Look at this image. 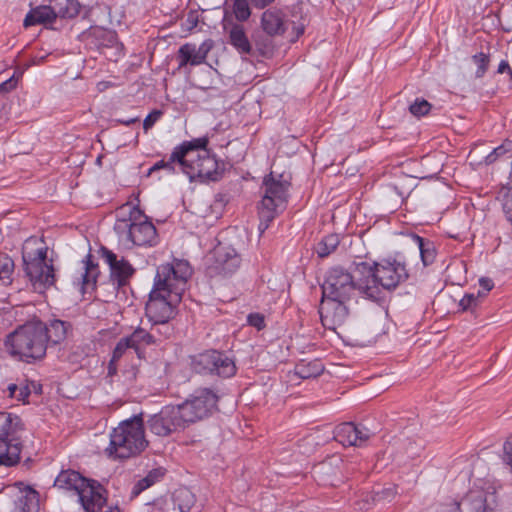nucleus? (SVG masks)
Here are the masks:
<instances>
[{
  "instance_id": "f257e3e1",
  "label": "nucleus",
  "mask_w": 512,
  "mask_h": 512,
  "mask_svg": "<svg viewBox=\"0 0 512 512\" xmlns=\"http://www.w3.org/2000/svg\"><path fill=\"white\" fill-rule=\"evenodd\" d=\"M191 275L192 268L186 260L161 264L156 269L145 312L151 323L162 325L165 335L172 333L169 320L174 316L175 306L181 301Z\"/></svg>"
},
{
  "instance_id": "f03ea898",
  "label": "nucleus",
  "mask_w": 512,
  "mask_h": 512,
  "mask_svg": "<svg viewBox=\"0 0 512 512\" xmlns=\"http://www.w3.org/2000/svg\"><path fill=\"white\" fill-rule=\"evenodd\" d=\"M114 231L119 245L126 249L153 247L159 242L154 224L137 205L131 203H126L117 210Z\"/></svg>"
},
{
  "instance_id": "7ed1b4c3",
  "label": "nucleus",
  "mask_w": 512,
  "mask_h": 512,
  "mask_svg": "<svg viewBox=\"0 0 512 512\" xmlns=\"http://www.w3.org/2000/svg\"><path fill=\"white\" fill-rule=\"evenodd\" d=\"M45 322L34 319L19 325L5 340L6 352L15 360L34 364L45 358L47 352Z\"/></svg>"
},
{
  "instance_id": "20e7f679",
  "label": "nucleus",
  "mask_w": 512,
  "mask_h": 512,
  "mask_svg": "<svg viewBox=\"0 0 512 512\" xmlns=\"http://www.w3.org/2000/svg\"><path fill=\"white\" fill-rule=\"evenodd\" d=\"M48 247L36 237L28 238L22 247L23 271L33 290L44 293L55 285L53 261L47 257Z\"/></svg>"
},
{
  "instance_id": "39448f33",
  "label": "nucleus",
  "mask_w": 512,
  "mask_h": 512,
  "mask_svg": "<svg viewBox=\"0 0 512 512\" xmlns=\"http://www.w3.org/2000/svg\"><path fill=\"white\" fill-rule=\"evenodd\" d=\"M355 273L356 275H353L351 271L341 266L328 269L321 285L322 296L352 300L360 295L365 299L377 301L376 286H369L366 284L365 276Z\"/></svg>"
},
{
  "instance_id": "423d86ee",
  "label": "nucleus",
  "mask_w": 512,
  "mask_h": 512,
  "mask_svg": "<svg viewBox=\"0 0 512 512\" xmlns=\"http://www.w3.org/2000/svg\"><path fill=\"white\" fill-rule=\"evenodd\" d=\"M354 272L365 276L369 286H376L377 301L382 298V290H394L409 278L407 264L402 258H387L372 264L354 263Z\"/></svg>"
},
{
  "instance_id": "0eeeda50",
  "label": "nucleus",
  "mask_w": 512,
  "mask_h": 512,
  "mask_svg": "<svg viewBox=\"0 0 512 512\" xmlns=\"http://www.w3.org/2000/svg\"><path fill=\"white\" fill-rule=\"evenodd\" d=\"M147 445L142 415H135L112 430L105 452L109 458L115 460L128 459L139 455Z\"/></svg>"
},
{
  "instance_id": "6e6552de",
  "label": "nucleus",
  "mask_w": 512,
  "mask_h": 512,
  "mask_svg": "<svg viewBox=\"0 0 512 512\" xmlns=\"http://www.w3.org/2000/svg\"><path fill=\"white\" fill-rule=\"evenodd\" d=\"M290 182L283 175L274 177L271 172L265 176L262 183L263 196L258 205L259 232L263 234L270 223L282 212L288 203Z\"/></svg>"
},
{
  "instance_id": "1a4fd4ad",
  "label": "nucleus",
  "mask_w": 512,
  "mask_h": 512,
  "mask_svg": "<svg viewBox=\"0 0 512 512\" xmlns=\"http://www.w3.org/2000/svg\"><path fill=\"white\" fill-rule=\"evenodd\" d=\"M25 432L19 415L0 411V466L13 467L20 462Z\"/></svg>"
},
{
  "instance_id": "9d476101",
  "label": "nucleus",
  "mask_w": 512,
  "mask_h": 512,
  "mask_svg": "<svg viewBox=\"0 0 512 512\" xmlns=\"http://www.w3.org/2000/svg\"><path fill=\"white\" fill-rule=\"evenodd\" d=\"M191 368L198 374L217 376L223 379L231 378L237 372L233 358L225 352L213 349L192 356Z\"/></svg>"
},
{
  "instance_id": "9b49d317",
  "label": "nucleus",
  "mask_w": 512,
  "mask_h": 512,
  "mask_svg": "<svg viewBox=\"0 0 512 512\" xmlns=\"http://www.w3.org/2000/svg\"><path fill=\"white\" fill-rule=\"evenodd\" d=\"M217 394L209 388L194 391L183 403L176 405L188 426L210 417L217 410Z\"/></svg>"
},
{
  "instance_id": "f8f14e48",
  "label": "nucleus",
  "mask_w": 512,
  "mask_h": 512,
  "mask_svg": "<svg viewBox=\"0 0 512 512\" xmlns=\"http://www.w3.org/2000/svg\"><path fill=\"white\" fill-rule=\"evenodd\" d=\"M208 145L201 148H193L191 158L187 162L185 175L191 181L199 179L202 182L218 181L223 175L224 168L220 167L215 155L207 149Z\"/></svg>"
},
{
  "instance_id": "ddd939ff",
  "label": "nucleus",
  "mask_w": 512,
  "mask_h": 512,
  "mask_svg": "<svg viewBox=\"0 0 512 512\" xmlns=\"http://www.w3.org/2000/svg\"><path fill=\"white\" fill-rule=\"evenodd\" d=\"M242 258L235 248L218 245L206 260V274L210 278L229 277L238 271Z\"/></svg>"
},
{
  "instance_id": "4468645a",
  "label": "nucleus",
  "mask_w": 512,
  "mask_h": 512,
  "mask_svg": "<svg viewBox=\"0 0 512 512\" xmlns=\"http://www.w3.org/2000/svg\"><path fill=\"white\" fill-rule=\"evenodd\" d=\"M187 427L181 416L179 408L175 405H166L147 419V428L154 435L166 437L172 433L184 430Z\"/></svg>"
},
{
  "instance_id": "2eb2a0df",
  "label": "nucleus",
  "mask_w": 512,
  "mask_h": 512,
  "mask_svg": "<svg viewBox=\"0 0 512 512\" xmlns=\"http://www.w3.org/2000/svg\"><path fill=\"white\" fill-rule=\"evenodd\" d=\"M54 487L76 492L79 501H85L86 497H91L102 490L96 481L89 480L72 469L62 470L54 480Z\"/></svg>"
},
{
  "instance_id": "dca6fc26",
  "label": "nucleus",
  "mask_w": 512,
  "mask_h": 512,
  "mask_svg": "<svg viewBox=\"0 0 512 512\" xmlns=\"http://www.w3.org/2000/svg\"><path fill=\"white\" fill-rule=\"evenodd\" d=\"M100 256L109 267V278L111 283L118 289L129 285L136 269L123 256H118L112 250L102 246Z\"/></svg>"
},
{
  "instance_id": "f3484780",
  "label": "nucleus",
  "mask_w": 512,
  "mask_h": 512,
  "mask_svg": "<svg viewBox=\"0 0 512 512\" xmlns=\"http://www.w3.org/2000/svg\"><path fill=\"white\" fill-rule=\"evenodd\" d=\"M346 299H334L322 296L319 314L322 325L331 330L344 325L350 316V309Z\"/></svg>"
},
{
  "instance_id": "a211bd4d",
  "label": "nucleus",
  "mask_w": 512,
  "mask_h": 512,
  "mask_svg": "<svg viewBox=\"0 0 512 512\" xmlns=\"http://www.w3.org/2000/svg\"><path fill=\"white\" fill-rule=\"evenodd\" d=\"M209 140L207 137L194 138L189 141H183L179 145L175 146L165 161V170L169 174H175L182 172L185 174V168L187 162L191 161V153L193 148H201L208 145Z\"/></svg>"
},
{
  "instance_id": "6ab92c4d",
  "label": "nucleus",
  "mask_w": 512,
  "mask_h": 512,
  "mask_svg": "<svg viewBox=\"0 0 512 512\" xmlns=\"http://www.w3.org/2000/svg\"><path fill=\"white\" fill-rule=\"evenodd\" d=\"M373 433L361 424L344 422L334 429V439L344 447H362Z\"/></svg>"
},
{
  "instance_id": "aec40b11",
  "label": "nucleus",
  "mask_w": 512,
  "mask_h": 512,
  "mask_svg": "<svg viewBox=\"0 0 512 512\" xmlns=\"http://www.w3.org/2000/svg\"><path fill=\"white\" fill-rule=\"evenodd\" d=\"M213 47L212 40L208 39L202 42L199 46L194 43H185L180 46L177 52L178 68H183L187 65L198 66L205 63L208 53Z\"/></svg>"
},
{
  "instance_id": "412c9836",
  "label": "nucleus",
  "mask_w": 512,
  "mask_h": 512,
  "mask_svg": "<svg viewBox=\"0 0 512 512\" xmlns=\"http://www.w3.org/2000/svg\"><path fill=\"white\" fill-rule=\"evenodd\" d=\"M223 31L228 35L229 44L234 47L238 53L250 55L252 53V44L246 34L245 27L233 21L231 16L225 14L222 20Z\"/></svg>"
},
{
  "instance_id": "4be33fe9",
  "label": "nucleus",
  "mask_w": 512,
  "mask_h": 512,
  "mask_svg": "<svg viewBox=\"0 0 512 512\" xmlns=\"http://www.w3.org/2000/svg\"><path fill=\"white\" fill-rule=\"evenodd\" d=\"M99 275L98 263L93 260L91 253H88L81 261V271L75 277L74 284L79 287L82 294H85L96 288Z\"/></svg>"
},
{
  "instance_id": "5701e85b",
  "label": "nucleus",
  "mask_w": 512,
  "mask_h": 512,
  "mask_svg": "<svg viewBox=\"0 0 512 512\" xmlns=\"http://www.w3.org/2000/svg\"><path fill=\"white\" fill-rule=\"evenodd\" d=\"M260 23L264 33L271 37L283 35L287 30L286 15L281 9L265 10L261 15Z\"/></svg>"
},
{
  "instance_id": "b1692460",
  "label": "nucleus",
  "mask_w": 512,
  "mask_h": 512,
  "mask_svg": "<svg viewBox=\"0 0 512 512\" xmlns=\"http://www.w3.org/2000/svg\"><path fill=\"white\" fill-rule=\"evenodd\" d=\"M46 345H58L64 342L68 334L72 331V324L60 319L49 320L45 323Z\"/></svg>"
},
{
  "instance_id": "393cba45",
  "label": "nucleus",
  "mask_w": 512,
  "mask_h": 512,
  "mask_svg": "<svg viewBox=\"0 0 512 512\" xmlns=\"http://www.w3.org/2000/svg\"><path fill=\"white\" fill-rule=\"evenodd\" d=\"M56 21L54 10L51 2L48 5H39L32 8L24 19V26L30 27L34 25L51 26Z\"/></svg>"
},
{
  "instance_id": "a878e982",
  "label": "nucleus",
  "mask_w": 512,
  "mask_h": 512,
  "mask_svg": "<svg viewBox=\"0 0 512 512\" xmlns=\"http://www.w3.org/2000/svg\"><path fill=\"white\" fill-rule=\"evenodd\" d=\"M409 237L412 240V242L418 247L420 252V258L423 265L426 267L433 264L437 256V249L435 243L432 240L421 237L420 235L415 233H411Z\"/></svg>"
},
{
  "instance_id": "bb28decb",
  "label": "nucleus",
  "mask_w": 512,
  "mask_h": 512,
  "mask_svg": "<svg viewBox=\"0 0 512 512\" xmlns=\"http://www.w3.org/2000/svg\"><path fill=\"white\" fill-rule=\"evenodd\" d=\"M168 500L175 512H189L195 504V495L185 487L176 489Z\"/></svg>"
},
{
  "instance_id": "cd10ccee",
  "label": "nucleus",
  "mask_w": 512,
  "mask_h": 512,
  "mask_svg": "<svg viewBox=\"0 0 512 512\" xmlns=\"http://www.w3.org/2000/svg\"><path fill=\"white\" fill-rule=\"evenodd\" d=\"M56 19H73L81 8L78 0H51Z\"/></svg>"
},
{
  "instance_id": "c85d7f7f",
  "label": "nucleus",
  "mask_w": 512,
  "mask_h": 512,
  "mask_svg": "<svg viewBox=\"0 0 512 512\" xmlns=\"http://www.w3.org/2000/svg\"><path fill=\"white\" fill-rule=\"evenodd\" d=\"M131 346L136 352L149 345L156 344V335L154 332L146 331L143 328H137L134 332L127 336Z\"/></svg>"
},
{
  "instance_id": "c756f323",
  "label": "nucleus",
  "mask_w": 512,
  "mask_h": 512,
  "mask_svg": "<svg viewBox=\"0 0 512 512\" xmlns=\"http://www.w3.org/2000/svg\"><path fill=\"white\" fill-rule=\"evenodd\" d=\"M464 503L467 504L470 512H492V509L487 504L486 493L481 490L470 491Z\"/></svg>"
},
{
  "instance_id": "7c9ffc66",
  "label": "nucleus",
  "mask_w": 512,
  "mask_h": 512,
  "mask_svg": "<svg viewBox=\"0 0 512 512\" xmlns=\"http://www.w3.org/2000/svg\"><path fill=\"white\" fill-rule=\"evenodd\" d=\"M164 476V470L162 468L152 469L149 473L142 479L138 480L132 490L131 497H137L144 490L148 489L156 482L160 481Z\"/></svg>"
},
{
  "instance_id": "2f4dec72",
  "label": "nucleus",
  "mask_w": 512,
  "mask_h": 512,
  "mask_svg": "<svg viewBox=\"0 0 512 512\" xmlns=\"http://www.w3.org/2000/svg\"><path fill=\"white\" fill-rule=\"evenodd\" d=\"M324 371V366L319 360L308 363L301 362L295 367V374L301 379L316 378Z\"/></svg>"
},
{
  "instance_id": "473e14b6",
  "label": "nucleus",
  "mask_w": 512,
  "mask_h": 512,
  "mask_svg": "<svg viewBox=\"0 0 512 512\" xmlns=\"http://www.w3.org/2000/svg\"><path fill=\"white\" fill-rule=\"evenodd\" d=\"M340 244V237L338 234H329L321 239L317 244L316 253L320 258L328 257L333 253Z\"/></svg>"
},
{
  "instance_id": "72a5a7b5",
  "label": "nucleus",
  "mask_w": 512,
  "mask_h": 512,
  "mask_svg": "<svg viewBox=\"0 0 512 512\" xmlns=\"http://www.w3.org/2000/svg\"><path fill=\"white\" fill-rule=\"evenodd\" d=\"M512 151V141L506 139L503 143L496 148H494L486 157L485 163L487 165H491L495 163L498 159L505 156L507 153Z\"/></svg>"
},
{
  "instance_id": "f704fd0d",
  "label": "nucleus",
  "mask_w": 512,
  "mask_h": 512,
  "mask_svg": "<svg viewBox=\"0 0 512 512\" xmlns=\"http://www.w3.org/2000/svg\"><path fill=\"white\" fill-rule=\"evenodd\" d=\"M84 500L85 501H79L84 512H96V510L101 509L106 502L101 492L95 493L91 495V497H86Z\"/></svg>"
},
{
  "instance_id": "c9c22d12",
  "label": "nucleus",
  "mask_w": 512,
  "mask_h": 512,
  "mask_svg": "<svg viewBox=\"0 0 512 512\" xmlns=\"http://www.w3.org/2000/svg\"><path fill=\"white\" fill-rule=\"evenodd\" d=\"M472 61L477 66L475 77L482 78L489 68L490 55L484 52H479L472 56Z\"/></svg>"
},
{
  "instance_id": "e433bc0d",
  "label": "nucleus",
  "mask_w": 512,
  "mask_h": 512,
  "mask_svg": "<svg viewBox=\"0 0 512 512\" xmlns=\"http://www.w3.org/2000/svg\"><path fill=\"white\" fill-rule=\"evenodd\" d=\"M172 504L168 498L161 497L145 504L144 512H175V509L171 507Z\"/></svg>"
},
{
  "instance_id": "4c0bfd02",
  "label": "nucleus",
  "mask_w": 512,
  "mask_h": 512,
  "mask_svg": "<svg viewBox=\"0 0 512 512\" xmlns=\"http://www.w3.org/2000/svg\"><path fill=\"white\" fill-rule=\"evenodd\" d=\"M232 9L235 18L240 22L248 20L251 16L248 0H234Z\"/></svg>"
},
{
  "instance_id": "58836bf2",
  "label": "nucleus",
  "mask_w": 512,
  "mask_h": 512,
  "mask_svg": "<svg viewBox=\"0 0 512 512\" xmlns=\"http://www.w3.org/2000/svg\"><path fill=\"white\" fill-rule=\"evenodd\" d=\"M431 108L432 105L427 100L423 98H416L415 101L410 104L409 111L413 116L420 118L427 115Z\"/></svg>"
},
{
  "instance_id": "ea45409f",
  "label": "nucleus",
  "mask_w": 512,
  "mask_h": 512,
  "mask_svg": "<svg viewBox=\"0 0 512 512\" xmlns=\"http://www.w3.org/2000/svg\"><path fill=\"white\" fill-rule=\"evenodd\" d=\"M38 492L29 488V494L20 499V512H32L37 508Z\"/></svg>"
},
{
  "instance_id": "a19ab883",
  "label": "nucleus",
  "mask_w": 512,
  "mask_h": 512,
  "mask_svg": "<svg viewBox=\"0 0 512 512\" xmlns=\"http://www.w3.org/2000/svg\"><path fill=\"white\" fill-rule=\"evenodd\" d=\"M13 271L14 261L12 258L5 253H0V280L10 279Z\"/></svg>"
},
{
  "instance_id": "79ce46f5",
  "label": "nucleus",
  "mask_w": 512,
  "mask_h": 512,
  "mask_svg": "<svg viewBox=\"0 0 512 512\" xmlns=\"http://www.w3.org/2000/svg\"><path fill=\"white\" fill-rule=\"evenodd\" d=\"M481 292L478 291L477 295L474 294H465L463 298L459 302V306L463 311L472 310L479 304Z\"/></svg>"
},
{
  "instance_id": "37998d69",
  "label": "nucleus",
  "mask_w": 512,
  "mask_h": 512,
  "mask_svg": "<svg viewBox=\"0 0 512 512\" xmlns=\"http://www.w3.org/2000/svg\"><path fill=\"white\" fill-rule=\"evenodd\" d=\"M247 323L258 331H261L266 327L265 317L261 313H250L247 316Z\"/></svg>"
},
{
  "instance_id": "c03bdc74",
  "label": "nucleus",
  "mask_w": 512,
  "mask_h": 512,
  "mask_svg": "<svg viewBox=\"0 0 512 512\" xmlns=\"http://www.w3.org/2000/svg\"><path fill=\"white\" fill-rule=\"evenodd\" d=\"M128 348H132V346L127 337L121 338L113 350L111 359L118 361Z\"/></svg>"
},
{
  "instance_id": "a18cd8bd",
  "label": "nucleus",
  "mask_w": 512,
  "mask_h": 512,
  "mask_svg": "<svg viewBox=\"0 0 512 512\" xmlns=\"http://www.w3.org/2000/svg\"><path fill=\"white\" fill-rule=\"evenodd\" d=\"M503 463L512 472V436L509 437L503 444Z\"/></svg>"
},
{
  "instance_id": "49530a36",
  "label": "nucleus",
  "mask_w": 512,
  "mask_h": 512,
  "mask_svg": "<svg viewBox=\"0 0 512 512\" xmlns=\"http://www.w3.org/2000/svg\"><path fill=\"white\" fill-rule=\"evenodd\" d=\"M163 112L161 110H153L150 112L143 121V129L147 132L154 124L161 118Z\"/></svg>"
},
{
  "instance_id": "de8ad7c7",
  "label": "nucleus",
  "mask_w": 512,
  "mask_h": 512,
  "mask_svg": "<svg viewBox=\"0 0 512 512\" xmlns=\"http://www.w3.org/2000/svg\"><path fill=\"white\" fill-rule=\"evenodd\" d=\"M19 77L20 76L16 77L14 73L9 79L3 81L0 84V93H9L13 91L18 85Z\"/></svg>"
},
{
  "instance_id": "09e8293b",
  "label": "nucleus",
  "mask_w": 512,
  "mask_h": 512,
  "mask_svg": "<svg viewBox=\"0 0 512 512\" xmlns=\"http://www.w3.org/2000/svg\"><path fill=\"white\" fill-rule=\"evenodd\" d=\"M479 286L481 290L480 298L484 297L490 290L494 287V282L492 279L487 277H482L479 279Z\"/></svg>"
},
{
  "instance_id": "8fccbe9b",
  "label": "nucleus",
  "mask_w": 512,
  "mask_h": 512,
  "mask_svg": "<svg viewBox=\"0 0 512 512\" xmlns=\"http://www.w3.org/2000/svg\"><path fill=\"white\" fill-rule=\"evenodd\" d=\"M198 14L195 11H190L186 17V24L189 30H192L198 25Z\"/></svg>"
},
{
  "instance_id": "3c124183",
  "label": "nucleus",
  "mask_w": 512,
  "mask_h": 512,
  "mask_svg": "<svg viewBox=\"0 0 512 512\" xmlns=\"http://www.w3.org/2000/svg\"><path fill=\"white\" fill-rule=\"evenodd\" d=\"M113 121L115 123H117V124H121V125L129 127L132 124L139 123L140 122V117L139 116H135V117H129V118H116Z\"/></svg>"
},
{
  "instance_id": "603ef678",
  "label": "nucleus",
  "mask_w": 512,
  "mask_h": 512,
  "mask_svg": "<svg viewBox=\"0 0 512 512\" xmlns=\"http://www.w3.org/2000/svg\"><path fill=\"white\" fill-rule=\"evenodd\" d=\"M164 331L165 330H164V328L162 327L161 324H154V323H152L151 332L155 333V335H156V342L160 341L161 337L167 338V337L170 336V335H165L163 333Z\"/></svg>"
},
{
  "instance_id": "864d4df0",
  "label": "nucleus",
  "mask_w": 512,
  "mask_h": 512,
  "mask_svg": "<svg viewBox=\"0 0 512 512\" xmlns=\"http://www.w3.org/2000/svg\"><path fill=\"white\" fill-rule=\"evenodd\" d=\"M252 5L257 9H263L270 4H272L275 0H250Z\"/></svg>"
},
{
  "instance_id": "5fc2aeb1",
  "label": "nucleus",
  "mask_w": 512,
  "mask_h": 512,
  "mask_svg": "<svg viewBox=\"0 0 512 512\" xmlns=\"http://www.w3.org/2000/svg\"><path fill=\"white\" fill-rule=\"evenodd\" d=\"M18 394L16 398L18 400H25L30 395V390L28 387H18Z\"/></svg>"
},
{
  "instance_id": "6e6d98bb",
  "label": "nucleus",
  "mask_w": 512,
  "mask_h": 512,
  "mask_svg": "<svg viewBox=\"0 0 512 512\" xmlns=\"http://www.w3.org/2000/svg\"><path fill=\"white\" fill-rule=\"evenodd\" d=\"M511 70V67L507 60H501L498 65L497 73L502 74Z\"/></svg>"
},
{
  "instance_id": "4d7b16f0",
  "label": "nucleus",
  "mask_w": 512,
  "mask_h": 512,
  "mask_svg": "<svg viewBox=\"0 0 512 512\" xmlns=\"http://www.w3.org/2000/svg\"><path fill=\"white\" fill-rule=\"evenodd\" d=\"M165 161L166 159H162V160H159L157 161L150 169H149V174H152L153 172H156L160 169H164L165 170Z\"/></svg>"
},
{
  "instance_id": "13d9d810",
  "label": "nucleus",
  "mask_w": 512,
  "mask_h": 512,
  "mask_svg": "<svg viewBox=\"0 0 512 512\" xmlns=\"http://www.w3.org/2000/svg\"><path fill=\"white\" fill-rule=\"evenodd\" d=\"M115 362H116V360H113V359H111V360H110V362H109V365H108V374H109L110 376L114 375V374L116 373V371H117V369H116V365H115Z\"/></svg>"
},
{
  "instance_id": "bf43d9fd",
  "label": "nucleus",
  "mask_w": 512,
  "mask_h": 512,
  "mask_svg": "<svg viewBox=\"0 0 512 512\" xmlns=\"http://www.w3.org/2000/svg\"><path fill=\"white\" fill-rule=\"evenodd\" d=\"M100 32L107 36L109 43H113L116 40V35L114 33L106 30H101Z\"/></svg>"
},
{
  "instance_id": "052dcab7",
  "label": "nucleus",
  "mask_w": 512,
  "mask_h": 512,
  "mask_svg": "<svg viewBox=\"0 0 512 512\" xmlns=\"http://www.w3.org/2000/svg\"><path fill=\"white\" fill-rule=\"evenodd\" d=\"M8 390L10 392V396L16 398V396H17L16 392L18 391V386L16 384H10L8 386Z\"/></svg>"
},
{
  "instance_id": "680f3d73",
  "label": "nucleus",
  "mask_w": 512,
  "mask_h": 512,
  "mask_svg": "<svg viewBox=\"0 0 512 512\" xmlns=\"http://www.w3.org/2000/svg\"><path fill=\"white\" fill-rule=\"evenodd\" d=\"M106 512H119V509L117 507L109 508Z\"/></svg>"
},
{
  "instance_id": "e2e57ef3",
  "label": "nucleus",
  "mask_w": 512,
  "mask_h": 512,
  "mask_svg": "<svg viewBox=\"0 0 512 512\" xmlns=\"http://www.w3.org/2000/svg\"><path fill=\"white\" fill-rule=\"evenodd\" d=\"M455 510L456 512L460 511V503H455Z\"/></svg>"
},
{
  "instance_id": "0e129e2a",
  "label": "nucleus",
  "mask_w": 512,
  "mask_h": 512,
  "mask_svg": "<svg viewBox=\"0 0 512 512\" xmlns=\"http://www.w3.org/2000/svg\"><path fill=\"white\" fill-rule=\"evenodd\" d=\"M508 74L510 75V78L512 79V69L508 71Z\"/></svg>"
},
{
  "instance_id": "69168bd1",
  "label": "nucleus",
  "mask_w": 512,
  "mask_h": 512,
  "mask_svg": "<svg viewBox=\"0 0 512 512\" xmlns=\"http://www.w3.org/2000/svg\"><path fill=\"white\" fill-rule=\"evenodd\" d=\"M303 32H304V29H303V28H301V29L299 30V33H303Z\"/></svg>"
}]
</instances>
